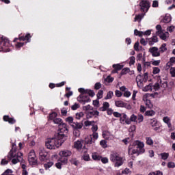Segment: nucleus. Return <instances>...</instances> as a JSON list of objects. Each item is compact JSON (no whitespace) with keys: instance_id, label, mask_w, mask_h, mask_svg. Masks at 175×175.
Returning <instances> with one entry per match:
<instances>
[{"instance_id":"nucleus-58","label":"nucleus","mask_w":175,"mask_h":175,"mask_svg":"<svg viewBox=\"0 0 175 175\" xmlns=\"http://www.w3.org/2000/svg\"><path fill=\"white\" fill-rule=\"evenodd\" d=\"M102 88V84H100V83H96L95 85H94V89L95 90H100V88Z\"/></svg>"},{"instance_id":"nucleus-32","label":"nucleus","mask_w":175,"mask_h":175,"mask_svg":"<svg viewBox=\"0 0 175 175\" xmlns=\"http://www.w3.org/2000/svg\"><path fill=\"white\" fill-rule=\"evenodd\" d=\"M161 157V159H163V161H166L169 158V153L163 152L160 154Z\"/></svg>"},{"instance_id":"nucleus-22","label":"nucleus","mask_w":175,"mask_h":175,"mask_svg":"<svg viewBox=\"0 0 175 175\" xmlns=\"http://www.w3.org/2000/svg\"><path fill=\"white\" fill-rule=\"evenodd\" d=\"M109 107H110V104L107 102H105L103 104V107L100 108V111H106V110L109 109Z\"/></svg>"},{"instance_id":"nucleus-55","label":"nucleus","mask_w":175,"mask_h":175,"mask_svg":"<svg viewBox=\"0 0 175 175\" xmlns=\"http://www.w3.org/2000/svg\"><path fill=\"white\" fill-rule=\"evenodd\" d=\"M144 120V117L143 115H138L137 116V121L139 123L143 122V120Z\"/></svg>"},{"instance_id":"nucleus-25","label":"nucleus","mask_w":175,"mask_h":175,"mask_svg":"<svg viewBox=\"0 0 175 175\" xmlns=\"http://www.w3.org/2000/svg\"><path fill=\"white\" fill-rule=\"evenodd\" d=\"M115 105L116 107H125L126 105L122 100L115 101Z\"/></svg>"},{"instance_id":"nucleus-33","label":"nucleus","mask_w":175,"mask_h":175,"mask_svg":"<svg viewBox=\"0 0 175 175\" xmlns=\"http://www.w3.org/2000/svg\"><path fill=\"white\" fill-rule=\"evenodd\" d=\"M10 160H9V158H5V159H3L2 160H1V165H2V166H3V165H8V163H9V161H10Z\"/></svg>"},{"instance_id":"nucleus-46","label":"nucleus","mask_w":175,"mask_h":175,"mask_svg":"<svg viewBox=\"0 0 175 175\" xmlns=\"http://www.w3.org/2000/svg\"><path fill=\"white\" fill-rule=\"evenodd\" d=\"M159 50L160 51H161V53H164V51H166L167 50V48H166V44H163L160 47Z\"/></svg>"},{"instance_id":"nucleus-6","label":"nucleus","mask_w":175,"mask_h":175,"mask_svg":"<svg viewBox=\"0 0 175 175\" xmlns=\"http://www.w3.org/2000/svg\"><path fill=\"white\" fill-rule=\"evenodd\" d=\"M8 47H10L9 39L5 37H0V51H9Z\"/></svg>"},{"instance_id":"nucleus-20","label":"nucleus","mask_w":175,"mask_h":175,"mask_svg":"<svg viewBox=\"0 0 175 175\" xmlns=\"http://www.w3.org/2000/svg\"><path fill=\"white\" fill-rule=\"evenodd\" d=\"M74 148H76V150H81L83 148V144L81 141H77L74 143Z\"/></svg>"},{"instance_id":"nucleus-34","label":"nucleus","mask_w":175,"mask_h":175,"mask_svg":"<svg viewBox=\"0 0 175 175\" xmlns=\"http://www.w3.org/2000/svg\"><path fill=\"white\" fill-rule=\"evenodd\" d=\"M66 122H68V124L71 126L75 123V122H73V117H72V116H70V117H68L67 118H66Z\"/></svg>"},{"instance_id":"nucleus-31","label":"nucleus","mask_w":175,"mask_h":175,"mask_svg":"<svg viewBox=\"0 0 175 175\" xmlns=\"http://www.w3.org/2000/svg\"><path fill=\"white\" fill-rule=\"evenodd\" d=\"M114 95V93H113L112 91L108 92L107 96L105 97V100H107V99H111Z\"/></svg>"},{"instance_id":"nucleus-64","label":"nucleus","mask_w":175,"mask_h":175,"mask_svg":"<svg viewBox=\"0 0 175 175\" xmlns=\"http://www.w3.org/2000/svg\"><path fill=\"white\" fill-rule=\"evenodd\" d=\"M92 136H93L94 142V140H97L98 137H99V135H98V133H96V132L93 133Z\"/></svg>"},{"instance_id":"nucleus-57","label":"nucleus","mask_w":175,"mask_h":175,"mask_svg":"<svg viewBox=\"0 0 175 175\" xmlns=\"http://www.w3.org/2000/svg\"><path fill=\"white\" fill-rule=\"evenodd\" d=\"M91 129H92V132L96 133V131H98V125L93 124Z\"/></svg>"},{"instance_id":"nucleus-12","label":"nucleus","mask_w":175,"mask_h":175,"mask_svg":"<svg viewBox=\"0 0 175 175\" xmlns=\"http://www.w3.org/2000/svg\"><path fill=\"white\" fill-rule=\"evenodd\" d=\"M140 10L142 12H148V9L150 8V3L148 1H142L139 3Z\"/></svg>"},{"instance_id":"nucleus-40","label":"nucleus","mask_w":175,"mask_h":175,"mask_svg":"<svg viewBox=\"0 0 175 175\" xmlns=\"http://www.w3.org/2000/svg\"><path fill=\"white\" fill-rule=\"evenodd\" d=\"M100 145L101 146V147H103V148H106L107 147V142H106V140H101L100 142Z\"/></svg>"},{"instance_id":"nucleus-53","label":"nucleus","mask_w":175,"mask_h":175,"mask_svg":"<svg viewBox=\"0 0 175 175\" xmlns=\"http://www.w3.org/2000/svg\"><path fill=\"white\" fill-rule=\"evenodd\" d=\"M167 167H169L170 169H174L175 167V163L174 162H169L167 163Z\"/></svg>"},{"instance_id":"nucleus-48","label":"nucleus","mask_w":175,"mask_h":175,"mask_svg":"<svg viewBox=\"0 0 175 175\" xmlns=\"http://www.w3.org/2000/svg\"><path fill=\"white\" fill-rule=\"evenodd\" d=\"M53 165H54V163L53 161L49 162L46 164H44V167L45 169H50V167H51V166H53Z\"/></svg>"},{"instance_id":"nucleus-7","label":"nucleus","mask_w":175,"mask_h":175,"mask_svg":"<svg viewBox=\"0 0 175 175\" xmlns=\"http://www.w3.org/2000/svg\"><path fill=\"white\" fill-rule=\"evenodd\" d=\"M38 154H39V159L41 161V162H44L46 161H48V159H49L50 158L49 153L46 152V150L42 147H40L38 148Z\"/></svg>"},{"instance_id":"nucleus-26","label":"nucleus","mask_w":175,"mask_h":175,"mask_svg":"<svg viewBox=\"0 0 175 175\" xmlns=\"http://www.w3.org/2000/svg\"><path fill=\"white\" fill-rule=\"evenodd\" d=\"M16 157V149L12 148V150L10 152L9 155L7 157L9 161L12 159V158H14Z\"/></svg>"},{"instance_id":"nucleus-45","label":"nucleus","mask_w":175,"mask_h":175,"mask_svg":"<svg viewBox=\"0 0 175 175\" xmlns=\"http://www.w3.org/2000/svg\"><path fill=\"white\" fill-rule=\"evenodd\" d=\"M122 116H123L120 118L121 124H124V122L125 121V120H128V116H126V114L123 113Z\"/></svg>"},{"instance_id":"nucleus-36","label":"nucleus","mask_w":175,"mask_h":175,"mask_svg":"<svg viewBox=\"0 0 175 175\" xmlns=\"http://www.w3.org/2000/svg\"><path fill=\"white\" fill-rule=\"evenodd\" d=\"M146 144H148V146H152L154 144V141H152V139L150 137H148L146 138Z\"/></svg>"},{"instance_id":"nucleus-2","label":"nucleus","mask_w":175,"mask_h":175,"mask_svg":"<svg viewBox=\"0 0 175 175\" xmlns=\"http://www.w3.org/2000/svg\"><path fill=\"white\" fill-rule=\"evenodd\" d=\"M144 152H146V149H144V143L141 141H135L133 144L129 146V154L130 155H133V154L139 155L140 154H144Z\"/></svg>"},{"instance_id":"nucleus-29","label":"nucleus","mask_w":175,"mask_h":175,"mask_svg":"<svg viewBox=\"0 0 175 175\" xmlns=\"http://www.w3.org/2000/svg\"><path fill=\"white\" fill-rule=\"evenodd\" d=\"M19 40H27V42H30L31 40V34L27 33L25 37H21L19 38Z\"/></svg>"},{"instance_id":"nucleus-16","label":"nucleus","mask_w":175,"mask_h":175,"mask_svg":"<svg viewBox=\"0 0 175 175\" xmlns=\"http://www.w3.org/2000/svg\"><path fill=\"white\" fill-rule=\"evenodd\" d=\"M79 92H81V94H88L90 96H92V98L95 96V92L91 90L79 88Z\"/></svg>"},{"instance_id":"nucleus-3","label":"nucleus","mask_w":175,"mask_h":175,"mask_svg":"<svg viewBox=\"0 0 175 175\" xmlns=\"http://www.w3.org/2000/svg\"><path fill=\"white\" fill-rule=\"evenodd\" d=\"M156 35L165 42H167V39H169V32L163 31L161 25L156 26Z\"/></svg>"},{"instance_id":"nucleus-27","label":"nucleus","mask_w":175,"mask_h":175,"mask_svg":"<svg viewBox=\"0 0 175 175\" xmlns=\"http://www.w3.org/2000/svg\"><path fill=\"white\" fill-rule=\"evenodd\" d=\"M154 85L152 83H150L149 85L143 88V91H144V92H147V91H152Z\"/></svg>"},{"instance_id":"nucleus-41","label":"nucleus","mask_w":175,"mask_h":175,"mask_svg":"<svg viewBox=\"0 0 175 175\" xmlns=\"http://www.w3.org/2000/svg\"><path fill=\"white\" fill-rule=\"evenodd\" d=\"M2 175H13V171L10 169L5 170Z\"/></svg>"},{"instance_id":"nucleus-17","label":"nucleus","mask_w":175,"mask_h":175,"mask_svg":"<svg viewBox=\"0 0 175 175\" xmlns=\"http://www.w3.org/2000/svg\"><path fill=\"white\" fill-rule=\"evenodd\" d=\"M103 137L105 139V140H113L114 139V135L110 132L105 131L103 132Z\"/></svg>"},{"instance_id":"nucleus-54","label":"nucleus","mask_w":175,"mask_h":175,"mask_svg":"<svg viewBox=\"0 0 175 175\" xmlns=\"http://www.w3.org/2000/svg\"><path fill=\"white\" fill-rule=\"evenodd\" d=\"M80 107V105L77 103H75L72 107L71 109L72 110H77Z\"/></svg>"},{"instance_id":"nucleus-15","label":"nucleus","mask_w":175,"mask_h":175,"mask_svg":"<svg viewBox=\"0 0 175 175\" xmlns=\"http://www.w3.org/2000/svg\"><path fill=\"white\" fill-rule=\"evenodd\" d=\"M136 81H137V86L139 88H143L144 83L146 82V81H144L143 76H142L141 75L137 76Z\"/></svg>"},{"instance_id":"nucleus-14","label":"nucleus","mask_w":175,"mask_h":175,"mask_svg":"<svg viewBox=\"0 0 175 175\" xmlns=\"http://www.w3.org/2000/svg\"><path fill=\"white\" fill-rule=\"evenodd\" d=\"M95 116H99V111L98 110H91L88 111L86 113V118L90 120V118H92V117H95Z\"/></svg>"},{"instance_id":"nucleus-47","label":"nucleus","mask_w":175,"mask_h":175,"mask_svg":"<svg viewBox=\"0 0 175 175\" xmlns=\"http://www.w3.org/2000/svg\"><path fill=\"white\" fill-rule=\"evenodd\" d=\"M103 98V90H99L97 94V99H102Z\"/></svg>"},{"instance_id":"nucleus-37","label":"nucleus","mask_w":175,"mask_h":175,"mask_svg":"<svg viewBox=\"0 0 175 175\" xmlns=\"http://www.w3.org/2000/svg\"><path fill=\"white\" fill-rule=\"evenodd\" d=\"M113 68L116 69V70H121L124 66L121 64H113Z\"/></svg>"},{"instance_id":"nucleus-61","label":"nucleus","mask_w":175,"mask_h":175,"mask_svg":"<svg viewBox=\"0 0 175 175\" xmlns=\"http://www.w3.org/2000/svg\"><path fill=\"white\" fill-rule=\"evenodd\" d=\"M83 158L84 161H90V154L85 153Z\"/></svg>"},{"instance_id":"nucleus-11","label":"nucleus","mask_w":175,"mask_h":175,"mask_svg":"<svg viewBox=\"0 0 175 175\" xmlns=\"http://www.w3.org/2000/svg\"><path fill=\"white\" fill-rule=\"evenodd\" d=\"M150 96H154V95L150 94H145L143 97V100H144V102H145L146 105L149 109H152L154 105H152V103H151V100H150Z\"/></svg>"},{"instance_id":"nucleus-38","label":"nucleus","mask_w":175,"mask_h":175,"mask_svg":"<svg viewBox=\"0 0 175 175\" xmlns=\"http://www.w3.org/2000/svg\"><path fill=\"white\" fill-rule=\"evenodd\" d=\"M136 62V58L134 56H131L129 57V65H135V62Z\"/></svg>"},{"instance_id":"nucleus-49","label":"nucleus","mask_w":175,"mask_h":175,"mask_svg":"<svg viewBox=\"0 0 175 175\" xmlns=\"http://www.w3.org/2000/svg\"><path fill=\"white\" fill-rule=\"evenodd\" d=\"M145 116H147L148 117H152V116H154V111H146Z\"/></svg>"},{"instance_id":"nucleus-52","label":"nucleus","mask_w":175,"mask_h":175,"mask_svg":"<svg viewBox=\"0 0 175 175\" xmlns=\"http://www.w3.org/2000/svg\"><path fill=\"white\" fill-rule=\"evenodd\" d=\"M94 122H95L87 120V121L84 122V125H85V126H90L92 125V124H94Z\"/></svg>"},{"instance_id":"nucleus-51","label":"nucleus","mask_w":175,"mask_h":175,"mask_svg":"<svg viewBox=\"0 0 175 175\" xmlns=\"http://www.w3.org/2000/svg\"><path fill=\"white\" fill-rule=\"evenodd\" d=\"M62 165H64V163L62 162H61L59 159L58 162L55 164V166L57 169H62Z\"/></svg>"},{"instance_id":"nucleus-62","label":"nucleus","mask_w":175,"mask_h":175,"mask_svg":"<svg viewBox=\"0 0 175 175\" xmlns=\"http://www.w3.org/2000/svg\"><path fill=\"white\" fill-rule=\"evenodd\" d=\"M131 92L129 91H125L124 93V96L125 98H129V96H131Z\"/></svg>"},{"instance_id":"nucleus-59","label":"nucleus","mask_w":175,"mask_h":175,"mask_svg":"<svg viewBox=\"0 0 175 175\" xmlns=\"http://www.w3.org/2000/svg\"><path fill=\"white\" fill-rule=\"evenodd\" d=\"M168 62L173 66V65L175 64V57H171Z\"/></svg>"},{"instance_id":"nucleus-50","label":"nucleus","mask_w":175,"mask_h":175,"mask_svg":"<svg viewBox=\"0 0 175 175\" xmlns=\"http://www.w3.org/2000/svg\"><path fill=\"white\" fill-rule=\"evenodd\" d=\"M170 73L172 77H175V68L174 67L170 68Z\"/></svg>"},{"instance_id":"nucleus-8","label":"nucleus","mask_w":175,"mask_h":175,"mask_svg":"<svg viewBox=\"0 0 175 175\" xmlns=\"http://www.w3.org/2000/svg\"><path fill=\"white\" fill-rule=\"evenodd\" d=\"M59 133H58L57 136H59V135H62V137L64 138L65 137V142L66 139H68V135L66 133H68V126H66V124L63 123L60 125H59Z\"/></svg>"},{"instance_id":"nucleus-5","label":"nucleus","mask_w":175,"mask_h":175,"mask_svg":"<svg viewBox=\"0 0 175 175\" xmlns=\"http://www.w3.org/2000/svg\"><path fill=\"white\" fill-rule=\"evenodd\" d=\"M110 160L112 162H116L115 166L120 167L124 163V158L120 156L118 153L114 152L111 154Z\"/></svg>"},{"instance_id":"nucleus-13","label":"nucleus","mask_w":175,"mask_h":175,"mask_svg":"<svg viewBox=\"0 0 175 175\" xmlns=\"http://www.w3.org/2000/svg\"><path fill=\"white\" fill-rule=\"evenodd\" d=\"M155 83L154 85V90L155 91L158 90L161 87H162V80H161V77H154Z\"/></svg>"},{"instance_id":"nucleus-10","label":"nucleus","mask_w":175,"mask_h":175,"mask_svg":"<svg viewBox=\"0 0 175 175\" xmlns=\"http://www.w3.org/2000/svg\"><path fill=\"white\" fill-rule=\"evenodd\" d=\"M77 100L78 102H79V103H81L82 105H85V103H88L91 102V99H90V96L84 95V94L79 95L77 97Z\"/></svg>"},{"instance_id":"nucleus-43","label":"nucleus","mask_w":175,"mask_h":175,"mask_svg":"<svg viewBox=\"0 0 175 175\" xmlns=\"http://www.w3.org/2000/svg\"><path fill=\"white\" fill-rule=\"evenodd\" d=\"M57 113L53 112L49 115V120H55V118H57Z\"/></svg>"},{"instance_id":"nucleus-35","label":"nucleus","mask_w":175,"mask_h":175,"mask_svg":"<svg viewBox=\"0 0 175 175\" xmlns=\"http://www.w3.org/2000/svg\"><path fill=\"white\" fill-rule=\"evenodd\" d=\"M83 117H84V113H83V112H78V113H76L75 118L77 120H81V118H83Z\"/></svg>"},{"instance_id":"nucleus-4","label":"nucleus","mask_w":175,"mask_h":175,"mask_svg":"<svg viewBox=\"0 0 175 175\" xmlns=\"http://www.w3.org/2000/svg\"><path fill=\"white\" fill-rule=\"evenodd\" d=\"M58 155L60 157L59 161L64 165H66L68 163V157L72 155V152L68 150H63L59 152Z\"/></svg>"},{"instance_id":"nucleus-21","label":"nucleus","mask_w":175,"mask_h":175,"mask_svg":"<svg viewBox=\"0 0 175 175\" xmlns=\"http://www.w3.org/2000/svg\"><path fill=\"white\" fill-rule=\"evenodd\" d=\"M92 158L94 161H100V159H102V156H100L98 152H93L92 154Z\"/></svg>"},{"instance_id":"nucleus-28","label":"nucleus","mask_w":175,"mask_h":175,"mask_svg":"<svg viewBox=\"0 0 175 175\" xmlns=\"http://www.w3.org/2000/svg\"><path fill=\"white\" fill-rule=\"evenodd\" d=\"M170 21H172V17L170 14H166L163 18V23H170Z\"/></svg>"},{"instance_id":"nucleus-56","label":"nucleus","mask_w":175,"mask_h":175,"mask_svg":"<svg viewBox=\"0 0 175 175\" xmlns=\"http://www.w3.org/2000/svg\"><path fill=\"white\" fill-rule=\"evenodd\" d=\"M115 95H116L118 98H121V96H122V93L121 91H120V90H116V92H115Z\"/></svg>"},{"instance_id":"nucleus-39","label":"nucleus","mask_w":175,"mask_h":175,"mask_svg":"<svg viewBox=\"0 0 175 175\" xmlns=\"http://www.w3.org/2000/svg\"><path fill=\"white\" fill-rule=\"evenodd\" d=\"M54 124H57V125H62V119L61 118H55L53 120Z\"/></svg>"},{"instance_id":"nucleus-19","label":"nucleus","mask_w":175,"mask_h":175,"mask_svg":"<svg viewBox=\"0 0 175 175\" xmlns=\"http://www.w3.org/2000/svg\"><path fill=\"white\" fill-rule=\"evenodd\" d=\"M3 120L9 122V124H14L16 122V120H14V118H10L9 116H4Z\"/></svg>"},{"instance_id":"nucleus-63","label":"nucleus","mask_w":175,"mask_h":175,"mask_svg":"<svg viewBox=\"0 0 175 175\" xmlns=\"http://www.w3.org/2000/svg\"><path fill=\"white\" fill-rule=\"evenodd\" d=\"M93 105L95 106V107H99V100H93Z\"/></svg>"},{"instance_id":"nucleus-18","label":"nucleus","mask_w":175,"mask_h":175,"mask_svg":"<svg viewBox=\"0 0 175 175\" xmlns=\"http://www.w3.org/2000/svg\"><path fill=\"white\" fill-rule=\"evenodd\" d=\"M83 125L84 124L83 123L74 122V123H72L71 126H72V128H73V129H75L74 132H77V129H81V128H83Z\"/></svg>"},{"instance_id":"nucleus-23","label":"nucleus","mask_w":175,"mask_h":175,"mask_svg":"<svg viewBox=\"0 0 175 175\" xmlns=\"http://www.w3.org/2000/svg\"><path fill=\"white\" fill-rule=\"evenodd\" d=\"M85 144H92V143H94V141L92 140V135H88L85 138Z\"/></svg>"},{"instance_id":"nucleus-44","label":"nucleus","mask_w":175,"mask_h":175,"mask_svg":"<svg viewBox=\"0 0 175 175\" xmlns=\"http://www.w3.org/2000/svg\"><path fill=\"white\" fill-rule=\"evenodd\" d=\"M83 109L85 110V111H88V110H94V108L91 107V105H88L83 107Z\"/></svg>"},{"instance_id":"nucleus-60","label":"nucleus","mask_w":175,"mask_h":175,"mask_svg":"<svg viewBox=\"0 0 175 175\" xmlns=\"http://www.w3.org/2000/svg\"><path fill=\"white\" fill-rule=\"evenodd\" d=\"M126 73H129V68H125L122 70V75H126Z\"/></svg>"},{"instance_id":"nucleus-1","label":"nucleus","mask_w":175,"mask_h":175,"mask_svg":"<svg viewBox=\"0 0 175 175\" xmlns=\"http://www.w3.org/2000/svg\"><path fill=\"white\" fill-rule=\"evenodd\" d=\"M65 137L62 138V135H57L55 138H49L46 139L45 146L49 150H54L55 147H61L62 144L65 142Z\"/></svg>"},{"instance_id":"nucleus-30","label":"nucleus","mask_w":175,"mask_h":175,"mask_svg":"<svg viewBox=\"0 0 175 175\" xmlns=\"http://www.w3.org/2000/svg\"><path fill=\"white\" fill-rule=\"evenodd\" d=\"M143 17H144V14H141L139 15H136L135 18H134V21H142V19L143 18Z\"/></svg>"},{"instance_id":"nucleus-24","label":"nucleus","mask_w":175,"mask_h":175,"mask_svg":"<svg viewBox=\"0 0 175 175\" xmlns=\"http://www.w3.org/2000/svg\"><path fill=\"white\" fill-rule=\"evenodd\" d=\"M163 122L167 124L168 128H172V123L170 122V118L165 116L163 118Z\"/></svg>"},{"instance_id":"nucleus-9","label":"nucleus","mask_w":175,"mask_h":175,"mask_svg":"<svg viewBox=\"0 0 175 175\" xmlns=\"http://www.w3.org/2000/svg\"><path fill=\"white\" fill-rule=\"evenodd\" d=\"M28 161L29 165H36L38 163V157H36V154H35V150H30L28 155Z\"/></svg>"},{"instance_id":"nucleus-42","label":"nucleus","mask_w":175,"mask_h":175,"mask_svg":"<svg viewBox=\"0 0 175 175\" xmlns=\"http://www.w3.org/2000/svg\"><path fill=\"white\" fill-rule=\"evenodd\" d=\"M161 55V53L158 51V48L154 47V57H159Z\"/></svg>"}]
</instances>
